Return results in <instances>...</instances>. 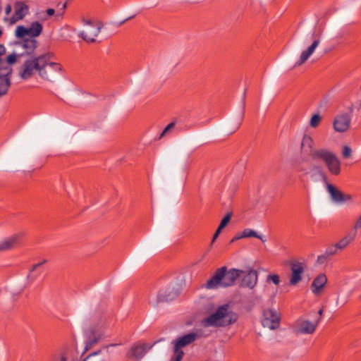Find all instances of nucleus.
<instances>
[{
  "label": "nucleus",
  "instance_id": "31",
  "mask_svg": "<svg viewBox=\"0 0 361 361\" xmlns=\"http://www.w3.org/2000/svg\"><path fill=\"white\" fill-rule=\"evenodd\" d=\"M360 229H361V214L355 221L351 232H355L357 234V231Z\"/></svg>",
  "mask_w": 361,
  "mask_h": 361
},
{
  "label": "nucleus",
  "instance_id": "8",
  "mask_svg": "<svg viewBox=\"0 0 361 361\" xmlns=\"http://www.w3.org/2000/svg\"><path fill=\"white\" fill-rule=\"evenodd\" d=\"M285 264L288 265L290 270L289 284L293 286H296L302 280V276L306 268L305 263L296 259H290L286 261Z\"/></svg>",
  "mask_w": 361,
  "mask_h": 361
},
{
  "label": "nucleus",
  "instance_id": "32",
  "mask_svg": "<svg viewBox=\"0 0 361 361\" xmlns=\"http://www.w3.org/2000/svg\"><path fill=\"white\" fill-rule=\"evenodd\" d=\"M338 250H338V248H337L336 247V243H335L334 245H332L326 249L325 254L326 256H333V255H335L337 254Z\"/></svg>",
  "mask_w": 361,
  "mask_h": 361
},
{
  "label": "nucleus",
  "instance_id": "33",
  "mask_svg": "<svg viewBox=\"0 0 361 361\" xmlns=\"http://www.w3.org/2000/svg\"><path fill=\"white\" fill-rule=\"evenodd\" d=\"M175 126V123L172 122L169 123L163 130L162 133L160 135V138L164 137L168 132H169L171 130H172Z\"/></svg>",
  "mask_w": 361,
  "mask_h": 361
},
{
  "label": "nucleus",
  "instance_id": "39",
  "mask_svg": "<svg viewBox=\"0 0 361 361\" xmlns=\"http://www.w3.org/2000/svg\"><path fill=\"white\" fill-rule=\"evenodd\" d=\"M54 13H55V11H54V9H53V8H48V9L47 10V15H48V16H53V15L54 14Z\"/></svg>",
  "mask_w": 361,
  "mask_h": 361
},
{
  "label": "nucleus",
  "instance_id": "25",
  "mask_svg": "<svg viewBox=\"0 0 361 361\" xmlns=\"http://www.w3.org/2000/svg\"><path fill=\"white\" fill-rule=\"evenodd\" d=\"M242 236H244V238L255 237V238H257L261 240L262 242L264 241V240L260 235H258L257 232H255V231L250 229V228H246V229L243 230Z\"/></svg>",
  "mask_w": 361,
  "mask_h": 361
},
{
  "label": "nucleus",
  "instance_id": "26",
  "mask_svg": "<svg viewBox=\"0 0 361 361\" xmlns=\"http://www.w3.org/2000/svg\"><path fill=\"white\" fill-rule=\"evenodd\" d=\"M322 119V118L319 114H313L310 120V126L313 128H317L320 124Z\"/></svg>",
  "mask_w": 361,
  "mask_h": 361
},
{
  "label": "nucleus",
  "instance_id": "22",
  "mask_svg": "<svg viewBox=\"0 0 361 361\" xmlns=\"http://www.w3.org/2000/svg\"><path fill=\"white\" fill-rule=\"evenodd\" d=\"M314 144V140L312 139V137L308 135H305L302 137V142H301V146H300L301 151L304 152H310V154H311L312 152L315 150V149H313Z\"/></svg>",
  "mask_w": 361,
  "mask_h": 361
},
{
  "label": "nucleus",
  "instance_id": "3",
  "mask_svg": "<svg viewBox=\"0 0 361 361\" xmlns=\"http://www.w3.org/2000/svg\"><path fill=\"white\" fill-rule=\"evenodd\" d=\"M6 53V48L4 45L0 44V56ZM20 56L16 53L9 54L6 60H3L0 57V97L6 94L8 89L11 85L9 75L11 73V65L14 64Z\"/></svg>",
  "mask_w": 361,
  "mask_h": 361
},
{
  "label": "nucleus",
  "instance_id": "17",
  "mask_svg": "<svg viewBox=\"0 0 361 361\" xmlns=\"http://www.w3.org/2000/svg\"><path fill=\"white\" fill-rule=\"evenodd\" d=\"M14 13L9 18L11 25L16 23L18 21L23 20L29 12V7L23 1H16L13 6Z\"/></svg>",
  "mask_w": 361,
  "mask_h": 361
},
{
  "label": "nucleus",
  "instance_id": "2",
  "mask_svg": "<svg viewBox=\"0 0 361 361\" xmlns=\"http://www.w3.org/2000/svg\"><path fill=\"white\" fill-rule=\"evenodd\" d=\"M238 319V314L229 305L225 304L219 306L214 312L203 319L202 324L205 327H225L234 324Z\"/></svg>",
  "mask_w": 361,
  "mask_h": 361
},
{
  "label": "nucleus",
  "instance_id": "29",
  "mask_svg": "<svg viewBox=\"0 0 361 361\" xmlns=\"http://www.w3.org/2000/svg\"><path fill=\"white\" fill-rule=\"evenodd\" d=\"M231 213H228L223 219L221 221V223L219 226L218 228H219L220 229H223L229 223V221H231Z\"/></svg>",
  "mask_w": 361,
  "mask_h": 361
},
{
  "label": "nucleus",
  "instance_id": "27",
  "mask_svg": "<svg viewBox=\"0 0 361 361\" xmlns=\"http://www.w3.org/2000/svg\"><path fill=\"white\" fill-rule=\"evenodd\" d=\"M46 262H47V260L44 259L41 262L33 264L32 266V267L30 269V271L27 275V279L29 280H30L31 281H34L35 279V276L32 275V272L36 271L39 267H40L42 265H43Z\"/></svg>",
  "mask_w": 361,
  "mask_h": 361
},
{
  "label": "nucleus",
  "instance_id": "10",
  "mask_svg": "<svg viewBox=\"0 0 361 361\" xmlns=\"http://www.w3.org/2000/svg\"><path fill=\"white\" fill-rule=\"evenodd\" d=\"M322 34V31L321 30H318V32H314L312 33V44L301 52L298 60L295 63V66H300L302 65L312 55V54L321 43Z\"/></svg>",
  "mask_w": 361,
  "mask_h": 361
},
{
  "label": "nucleus",
  "instance_id": "35",
  "mask_svg": "<svg viewBox=\"0 0 361 361\" xmlns=\"http://www.w3.org/2000/svg\"><path fill=\"white\" fill-rule=\"evenodd\" d=\"M326 259V255H320L317 257V262L319 263V264H322L324 263Z\"/></svg>",
  "mask_w": 361,
  "mask_h": 361
},
{
  "label": "nucleus",
  "instance_id": "21",
  "mask_svg": "<svg viewBox=\"0 0 361 361\" xmlns=\"http://www.w3.org/2000/svg\"><path fill=\"white\" fill-rule=\"evenodd\" d=\"M145 353V345H135L131 348L130 350L128 353L127 356L129 358H133L135 360L141 359Z\"/></svg>",
  "mask_w": 361,
  "mask_h": 361
},
{
  "label": "nucleus",
  "instance_id": "15",
  "mask_svg": "<svg viewBox=\"0 0 361 361\" xmlns=\"http://www.w3.org/2000/svg\"><path fill=\"white\" fill-rule=\"evenodd\" d=\"M178 295V291L175 290L174 288L168 287L161 289L157 295V299H151L150 302L154 305H157L161 302H168L173 300Z\"/></svg>",
  "mask_w": 361,
  "mask_h": 361
},
{
  "label": "nucleus",
  "instance_id": "7",
  "mask_svg": "<svg viewBox=\"0 0 361 361\" xmlns=\"http://www.w3.org/2000/svg\"><path fill=\"white\" fill-rule=\"evenodd\" d=\"M198 337L199 335L197 333L190 332L173 341L174 356L173 357V361H180L184 355L182 348L192 343Z\"/></svg>",
  "mask_w": 361,
  "mask_h": 361
},
{
  "label": "nucleus",
  "instance_id": "18",
  "mask_svg": "<svg viewBox=\"0 0 361 361\" xmlns=\"http://www.w3.org/2000/svg\"><path fill=\"white\" fill-rule=\"evenodd\" d=\"M23 237L22 233H16L0 241V251H6L17 246Z\"/></svg>",
  "mask_w": 361,
  "mask_h": 361
},
{
  "label": "nucleus",
  "instance_id": "34",
  "mask_svg": "<svg viewBox=\"0 0 361 361\" xmlns=\"http://www.w3.org/2000/svg\"><path fill=\"white\" fill-rule=\"evenodd\" d=\"M341 199L342 200L340 201V202H351L353 200V197L350 195L343 193Z\"/></svg>",
  "mask_w": 361,
  "mask_h": 361
},
{
  "label": "nucleus",
  "instance_id": "37",
  "mask_svg": "<svg viewBox=\"0 0 361 361\" xmlns=\"http://www.w3.org/2000/svg\"><path fill=\"white\" fill-rule=\"evenodd\" d=\"M11 11H12V6L10 5V4H8L6 6V8H5V13L7 16H8L9 14H11Z\"/></svg>",
  "mask_w": 361,
  "mask_h": 361
},
{
  "label": "nucleus",
  "instance_id": "1",
  "mask_svg": "<svg viewBox=\"0 0 361 361\" xmlns=\"http://www.w3.org/2000/svg\"><path fill=\"white\" fill-rule=\"evenodd\" d=\"M239 277L242 278L241 286L243 287L252 289L257 283V272L251 268L245 270L232 269L227 271L226 268L223 267L216 271L204 286L207 289L231 286Z\"/></svg>",
  "mask_w": 361,
  "mask_h": 361
},
{
  "label": "nucleus",
  "instance_id": "11",
  "mask_svg": "<svg viewBox=\"0 0 361 361\" xmlns=\"http://www.w3.org/2000/svg\"><path fill=\"white\" fill-rule=\"evenodd\" d=\"M43 30L42 25L37 22H33L29 27H25L23 25L18 26L15 31V35L17 38L23 39L25 36L31 37H37L40 35Z\"/></svg>",
  "mask_w": 361,
  "mask_h": 361
},
{
  "label": "nucleus",
  "instance_id": "23",
  "mask_svg": "<svg viewBox=\"0 0 361 361\" xmlns=\"http://www.w3.org/2000/svg\"><path fill=\"white\" fill-rule=\"evenodd\" d=\"M71 351L69 349L64 350L55 355L52 361H68L71 357Z\"/></svg>",
  "mask_w": 361,
  "mask_h": 361
},
{
  "label": "nucleus",
  "instance_id": "42",
  "mask_svg": "<svg viewBox=\"0 0 361 361\" xmlns=\"http://www.w3.org/2000/svg\"><path fill=\"white\" fill-rule=\"evenodd\" d=\"M2 35V32L0 30V36Z\"/></svg>",
  "mask_w": 361,
  "mask_h": 361
},
{
  "label": "nucleus",
  "instance_id": "24",
  "mask_svg": "<svg viewBox=\"0 0 361 361\" xmlns=\"http://www.w3.org/2000/svg\"><path fill=\"white\" fill-rule=\"evenodd\" d=\"M37 46V41L34 39H26L23 43V48L28 52L31 53L34 51Z\"/></svg>",
  "mask_w": 361,
  "mask_h": 361
},
{
  "label": "nucleus",
  "instance_id": "4",
  "mask_svg": "<svg viewBox=\"0 0 361 361\" xmlns=\"http://www.w3.org/2000/svg\"><path fill=\"white\" fill-rule=\"evenodd\" d=\"M54 54L51 52L41 55L39 77L42 79L52 81L63 71L61 64L54 61Z\"/></svg>",
  "mask_w": 361,
  "mask_h": 361
},
{
  "label": "nucleus",
  "instance_id": "19",
  "mask_svg": "<svg viewBox=\"0 0 361 361\" xmlns=\"http://www.w3.org/2000/svg\"><path fill=\"white\" fill-rule=\"evenodd\" d=\"M327 277L324 274H319L312 283L311 290L312 293L317 295H320L327 283Z\"/></svg>",
  "mask_w": 361,
  "mask_h": 361
},
{
  "label": "nucleus",
  "instance_id": "30",
  "mask_svg": "<svg viewBox=\"0 0 361 361\" xmlns=\"http://www.w3.org/2000/svg\"><path fill=\"white\" fill-rule=\"evenodd\" d=\"M352 153L353 150L349 146L345 145L343 147L342 156L344 159L350 158L352 156Z\"/></svg>",
  "mask_w": 361,
  "mask_h": 361
},
{
  "label": "nucleus",
  "instance_id": "9",
  "mask_svg": "<svg viewBox=\"0 0 361 361\" xmlns=\"http://www.w3.org/2000/svg\"><path fill=\"white\" fill-rule=\"evenodd\" d=\"M351 120L350 112H339L333 118L332 128L336 133H346L350 128Z\"/></svg>",
  "mask_w": 361,
  "mask_h": 361
},
{
  "label": "nucleus",
  "instance_id": "13",
  "mask_svg": "<svg viewBox=\"0 0 361 361\" xmlns=\"http://www.w3.org/2000/svg\"><path fill=\"white\" fill-rule=\"evenodd\" d=\"M280 319V314L277 311L268 309L263 312L262 324L264 327L274 330L279 327Z\"/></svg>",
  "mask_w": 361,
  "mask_h": 361
},
{
  "label": "nucleus",
  "instance_id": "41",
  "mask_svg": "<svg viewBox=\"0 0 361 361\" xmlns=\"http://www.w3.org/2000/svg\"><path fill=\"white\" fill-rule=\"evenodd\" d=\"M322 313H323V310L322 309L319 310L318 312V314L321 316L322 314Z\"/></svg>",
  "mask_w": 361,
  "mask_h": 361
},
{
  "label": "nucleus",
  "instance_id": "16",
  "mask_svg": "<svg viewBox=\"0 0 361 361\" xmlns=\"http://www.w3.org/2000/svg\"><path fill=\"white\" fill-rule=\"evenodd\" d=\"M318 174L321 177L323 183L325 184L327 192L329 193L332 200L340 203V201L342 200L341 197L343 192L336 186L329 183L327 175L324 171L319 170Z\"/></svg>",
  "mask_w": 361,
  "mask_h": 361
},
{
  "label": "nucleus",
  "instance_id": "14",
  "mask_svg": "<svg viewBox=\"0 0 361 361\" xmlns=\"http://www.w3.org/2000/svg\"><path fill=\"white\" fill-rule=\"evenodd\" d=\"M318 322H312L305 319H298L293 324V332L297 335L312 334Z\"/></svg>",
  "mask_w": 361,
  "mask_h": 361
},
{
  "label": "nucleus",
  "instance_id": "36",
  "mask_svg": "<svg viewBox=\"0 0 361 361\" xmlns=\"http://www.w3.org/2000/svg\"><path fill=\"white\" fill-rule=\"evenodd\" d=\"M221 231H222V230H221V229H220L219 228H218L216 229V232H215V233H214V237H213V239H212V243H214V242L216 240V239L218 238V236H219V234L221 233Z\"/></svg>",
  "mask_w": 361,
  "mask_h": 361
},
{
  "label": "nucleus",
  "instance_id": "6",
  "mask_svg": "<svg viewBox=\"0 0 361 361\" xmlns=\"http://www.w3.org/2000/svg\"><path fill=\"white\" fill-rule=\"evenodd\" d=\"M41 60V55L30 57L26 59L18 68V75L20 78L23 80H28L36 73L39 75Z\"/></svg>",
  "mask_w": 361,
  "mask_h": 361
},
{
  "label": "nucleus",
  "instance_id": "20",
  "mask_svg": "<svg viewBox=\"0 0 361 361\" xmlns=\"http://www.w3.org/2000/svg\"><path fill=\"white\" fill-rule=\"evenodd\" d=\"M355 238L356 233L350 231L336 243V247L338 248L339 250H342L353 242Z\"/></svg>",
  "mask_w": 361,
  "mask_h": 361
},
{
  "label": "nucleus",
  "instance_id": "28",
  "mask_svg": "<svg viewBox=\"0 0 361 361\" xmlns=\"http://www.w3.org/2000/svg\"><path fill=\"white\" fill-rule=\"evenodd\" d=\"M267 282H272L275 285H279L281 282L280 277L278 274H269L267 277Z\"/></svg>",
  "mask_w": 361,
  "mask_h": 361
},
{
  "label": "nucleus",
  "instance_id": "40",
  "mask_svg": "<svg viewBox=\"0 0 361 361\" xmlns=\"http://www.w3.org/2000/svg\"><path fill=\"white\" fill-rule=\"evenodd\" d=\"M66 3H65V4H63L62 5V9H63V10H65V9H66Z\"/></svg>",
  "mask_w": 361,
  "mask_h": 361
},
{
  "label": "nucleus",
  "instance_id": "38",
  "mask_svg": "<svg viewBox=\"0 0 361 361\" xmlns=\"http://www.w3.org/2000/svg\"><path fill=\"white\" fill-rule=\"evenodd\" d=\"M243 235V232L241 233H238L233 238V240H231L232 242H233L234 240H239L240 238H243L244 236H242Z\"/></svg>",
  "mask_w": 361,
  "mask_h": 361
},
{
  "label": "nucleus",
  "instance_id": "5",
  "mask_svg": "<svg viewBox=\"0 0 361 361\" xmlns=\"http://www.w3.org/2000/svg\"><path fill=\"white\" fill-rule=\"evenodd\" d=\"M311 158L314 160L323 161L329 172L333 176H338L341 172V162L338 157L331 151L326 149H318L313 151Z\"/></svg>",
  "mask_w": 361,
  "mask_h": 361
},
{
  "label": "nucleus",
  "instance_id": "12",
  "mask_svg": "<svg viewBox=\"0 0 361 361\" xmlns=\"http://www.w3.org/2000/svg\"><path fill=\"white\" fill-rule=\"evenodd\" d=\"M85 25L82 30L80 32L81 37L87 42H93L100 32L101 27L98 24L90 20H84Z\"/></svg>",
  "mask_w": 361,
  "mask_h": 361
}]
</instances>
